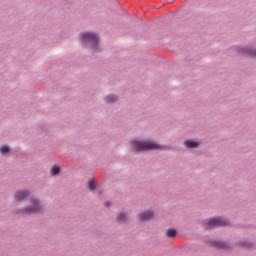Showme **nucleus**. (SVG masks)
<instances>
[{"label":"nucleus","instance_id":"nucleus-1","mask_svg":"<svg viewBox=\"0 0 256 256\" xmlns=\"http://www.w3.org/2000/svg\"><path fill=\"white\" fill-rule=\"evenodd\" d=\"M135 151H149V149H161V145L151 141H133Z\"/></svg>","mask_w":256,"mask_h":256},{"label":"nucleus","instance_id":"nucleus-2","mask_svg":"<svg viewBox=\"0 0 256 256\" xmlns=\"http://www.w3.org/2000/svg\"><path fill=\"white\" fill-rule=\"evenodd\" d=\"M80 41L82 43H91L92 49H97V47H99V36L91 32L81 33Z\"/></svg>","mask_w":256,"mask_h":256},{"label":"nucleus","instance_id":"nucleus-3","mask_svg":"<svg viewBox=\"0 0 256 256\" xmlns=\"http://www.w3.org/2000/svg\"><path fill=\"white\" fill-rule=\"evenodd\" d=\"M203 225L204 229H213V227H224L225 225H229V221L221 217H216L205 220Z\"/></svg>","mask_w":256,"mask_h":256},{"label":"nucleus","instance_id":"nucleus-4","mask_svg":"<svg viewBox=\"0 0 256 256\" xmlns=\"http://www.w3.org/2000/svg\"><path fill=\"white\" fill-rule=\"evenodd\" d=\"M31 206H28L21 210L23 215H31V213H39L43 206H41V202L36 198H31L30 200Z\"/></svg>","mask_w":256,"mask_h":256},{"label":"nucleus","instance_id":"nucleus-5","mask_svg":"<svg viewBox=\"0 0 256 256\" xmlns=\"http://www.w3.org/2000/svg\"><path fill=\"white\" fill-rule=\"evenodd\" d=\"M27 197H29V191L27 190L17 191L14 195L15 201H23L24 199H27Z\"/></svg>","mask_w":256,"mask_h":256},{"label":"nucleus","instance_id":"nucleus-6","mask_svg":"<svg viewBox=\"0 0 256 256\" xmlns=\"http://www.w3.org/2000/svg\"><path fill=\"white\" fill-rule=\"evenodd\" d=\"M138 219L140 221H149V219H153V212L148 210L141 214H139Z\"/></svg>","mask_w":256,"mask_h":256},{"label":"nucleus","instance_id":"nucleus-7","mask_svg":"<svg viewBox=\"0 0 256 256\" xmlns=\"http://www.w3.org/2000/svg\"><path fill=\"white\" fill-rule=\"evenodd\" d=\"M184 145H186L188 149H195V147H199V143L192 140L185 141Z\"/></svg>","mask_w":256,"mask_h":256},{"label":"nucleus","instance_id":"nucleus-8","mask_svg":"<svg viewBox=\"0 0 256 256\" xmlns=\"http://www.w3.org/2000/svg\"><path fill=\"white\" fill-rule=\"evenodd\" d=\"M213 245L216 249H229V244L225 242H214Z\"/></svg>","mask_w":256,"mask_h":256},{"label":"nucleus","instance_id":"nucleus-9","mask_svg":"<svg viewBox=\"0 0 256 256\" xmlns=\"http://www.w3.org/2000/svg\"><path fill=\"white\" fill-rule=\"evenodd\" d=\"M176 235H177V231L173 228H170L166 231V237L173 238V237H176Z\"/></svg>","mask_w":256,"mask_h":256},{"label":"nucleus","instance_id":"nucleus-10","mask_svg":"<svg viewBox=\"0 0 256 256\" xmlns=\"http://www.w3.org/2000/svg\"><path fill=\"white\" fill-rule=\"evenodd\" d=\"M117 101V96L109 95L105 98V103H115Z\"/></svg>","mask_w":256,"mask_h":256},{"label":"nucleus","instance_id":"nucleus-11","mask_svg":"<svg viewBox=\"0 0 256 256\" xmlns=\"http://www.w3.org/2000/svg\"><path fill=\"white\" fill-rule=\"evenodd\" d=\"M240 246L243 247V249H251L253 244L251 242H241Z\"/></svg>","mask_w":256,"mask_h":256},{"label":"nucleus","instance_id":"nucleus-12","mask_svg":"<svg viewBox=\"0 0 256 256\" xmlns=\"http://www.w3.org/2000/svg\"><path fill=\"white\" fill-rule=\"evenodd\" d=\"M118 221L120 223H125V221H127V215L123 214V213H120L117 217Z\"/></svg>","mask_w":256,"mask_h":256},{"label":"nucleus","instance_id":"nucleus-13","mask_svg":"<svg viewBox=\"0 0 256 256\" xmlns=\"http://www.w3.org/2000/svg\"><path fill=\"white\" fill-rule=\"evenodd\" d=\"M88 187H89V189H90L91 191H94V189H97V184L95 183V181L90 180V181L88 182Z\"/></svg>","mask_w":256,"mask_h":256},{"label":"nucleus","instance_id":"nucleus-14","mask_svg":"<svg viewBox=\"0 0 256 256\" xmlns=\"http://www.w3.org/2000/svg\"><path fill=\"white\" fill-rule=\"evenodd\" d=\"M59 171H61V168H59L58 166H54V167L51 169V174H52V175H58Z\"/></svg>","mask_w":256,"mask_h":256},{"label":"nucleus","instance_id":"nucleus-15","mask_svg":"<svg viewBox=\"0 0 256 256\" xmlns=\"http://www.w3.org/2000/svg\"><path fill=\"white\" fill-rule=\"evenodd\" d=\"M0 153H1L2 155H5V153H9V146H2V147L0 148Z\"/></svg>","mask_w":256,"mask_h":256},{"label":"nucleus","instance_id":"nucleus-16","mask_svg":"<svg viewBox=\"0 0 256 256\" xmlns=\"http://www.w3.org/2000/svg\"><path fill=\"white\" fill-rule=\"evenodd\" d=\"M250 55H252L253 57H256V50L250 51Z\"/></svg>","mask_w":256,"mask_h":256},{"label":"nucleus","instance_id":"nucleus-17","mask_svg":"<svg viewBox=\"0 0 256 256\" xmlns=\"http://www.w3.org/2000/svg\"><path fill=\"white\" fill-rule=\"evenodd\" d=\"M105 206H106V207H111V203L106 202V203H105Z\"/></svg>","mask_w":256,"mask_h":256}]
</instances>
